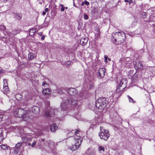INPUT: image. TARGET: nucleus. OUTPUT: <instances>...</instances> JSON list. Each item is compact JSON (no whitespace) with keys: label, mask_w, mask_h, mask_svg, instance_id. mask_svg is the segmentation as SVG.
Here are the masks:
<instances>
[{"label":"nucleus","mask_w":155,"mask_h":155,"mask_svg":"<svg viewBox=\"0 0 155 155\" xmlns=\"http://www.w3.org/2000/svg\"><path fill=\"white\" fill-rule=\"evenodd\" d=\"M127 84V81L126 78H122L121 79L119 85L125 88Z\"/></svg>","instance_id":"10"},{"label":"nucleus","mask_w":155,"mask_h":155,"mask_svg":"<svg viewBox=\"0 0 155 155\" xmlns=\"http://www.w3.org/2000/svg\"><path fill=\"white\" fill-rule=\"evenodd\" d=\"M140 77V75L138 72L135 73L133 76L132 79L134 81H136Z\"/></svg>","instance_id":"12"},{"label":"nucleus","mask_w":155,"mask_h":155,"mask_svg":"<svg viewBox=\"0 0 155 155\" xmlns=\"http://www.w3.org/2000/svg\"><path fill=\"white\" fill-rule=\"evenodd\" d=\"M128 2H129V4H131L132 2V1L131 0H130V1L128 0Z\"/></svg>","instance_id":"47"},{"label":"nucleus","mask_w":155,"mask_h":155,"mask_svg":"<svg viewBox=\"0 0 155 155\" xmlns=\"http://www.w3.org/2000/svg\"><path fill=\"white\" fill-rule=\"evenodd\" d=\"M101 132L99 133V135L101 139H103L105 140H107V133L106 130L104 129V127H100Z\"/></svg>","instance_id":"5"},{"label":"nucleus","mask_w":155,"mask_h":155,"mask_svg":"<svg viewBox=\"0 0 155 155\" xmlns=\"http://www.w3.org/2000/svg\"><path fill=\"white\" fill-rule=\"evenodd\" d=\"M130 58H124L123 59L124 62H122V64H121V66L123 67L124 66V63L125 64V66L126 67H130V64L131 62L129 61Z\"/></svg>","instance_id":"8"},{"label":"nucleus","mask_w":155,"mask_h":155,"mask_svg":"<svg viewBox=\"0 0 155 155\" xmlns=\"http://www.w3.org/2000/svg\"><path fill=\"white\" fill-rule=\"evenodd\" d=\"M0 147L3 149L5 150L7 148V146L6 145H1Z\"/></svg>","instance_id":"28"},{"label":"nucleus","mask_w":155,"mask_h":155,"mask_svg":"<svg viewBox=\"0 0 155 155\" xmlns=\"http://www.w3.org/2000/svg\"><path fill=\"white\" fill-rule=\"evenodd\" d=\"M8 0H4V2H7Z\"/></svg>","instance_id":"56"},{"label":"nucleus","mask_w":155,"mask_h":155,"mask_svg":"<svg viewBox=\"0 0 155 155\" xmlns=\"http://www.w3.org/2000/svg\"><path fill=\"white\" fill-rule=\"evenodd\" d=\"M65 8L66 9H68V7H65Z\"/></svg>","instance_id":"59"},{"label":"nucleus","mask_w":155,"mask_h":155,"mask_svg":"<svg viewBox=\"0 0 155 155\" xmlns=\"http://www.w3.org/2000/svg\"><path fill=\"white\" fill-rule=\"evenodd\" d=\"M35 57V54L32 52H30L28 54V58L29 60H31L34 59Z\"/></svg>","instance_id":"19"},{"label":"nucleus","mask_w":155,"mask_h":155,"mask_svg":"<svg viewBox=\"0 0 155 155\" xmlns=\"http://www.w3.org/2000/svg\"><path fill=\"white\" fill-rule=\"evenodd\" d=\"M134 67L135 68L137 69H141L143 68V66L142 64L138 62H136L135 64Z\"/></svg>","instance_id":"16"},{"label":"nucleus","mask_w":155,"mask_h":155,"mask_svg":"<svg viewBox=\"0 0 155 155\" xmlns=\"http://www.w3.org/2000/svg\"><path fill=\"white\" fill-rule=\"evenodd\" d=\"M80 130L79 129H76L75 130H72V132H74L75 136H74L75 140V143L74 145L72 146L70 149L72 151H74L78 149L80 147L81 143V141L80 140L81 137L79 136H77V134H78L80 132Z\"/></svg>","instance_id":"2"},{"label":"nucleus","mask_w":155,"mask_h":155,"mask_svg":"<svg viewBox=\"0 0 155 155\" xmlns=\"http://www.w3.org/2000/svg\"><path fill=\"white\" fill-rule=\"evenodd\" d=\"M114 149L115 150H117V149Z\"/></svg>","instance_id":"61"},{"label":"nucleus","mask_w":155,"mask_h":155,"mask_svg":"<svg viewBox=\"0 0 155 155\" xmlns=\"http://www.w3.org/2000/svg\"><path fill=\"white\" fill-rule=\"evenodd\" d=\"M18 96H21V95H20L19 94H18L16 95V97H17Z\"/></svg>","instance_id":"58"},{"label":"nucleus","mask_w":155,"mask_h":155,"mask_svg":"<svg viewBox=\"0 0 155 155\" xmlns=\"http://www.w3.org/2000/svg\"><path fill=\"white\" fill-rule=\"evenodd\" d=\"M68 103L73 105H76L78 104V101L76 99V98H71L70 100L68 101Z\"/></svg>","instance_id":"13"},{"label":"nucleus","mask_w":155,"mask_h":155,"mask_svg":"<svg viewBox=\"0 0 155 155\" xmlns=\"http://www.w3.org/2000/svg\"><path fill=\"white\" fill-rule=\"evenodd\" d=\"M19 31L18 30H13L11 32L12 34L13 35H15L18 33H19Z\"/></svg>","instance_id":"24"},{"label":"nucleus","mask_w":155,"mask_h":155,"mask_svg":"<svg viewBox=\"0 0 155 155\" xmlns=\"http://www.w3.org/2000/svg\"><path fill=\"white\" fill-rule=\"evenodd\" d=\"M22 144V143L19 142L17 143L15 145V147L17 149H19L20 147Z\"/></svg>","instance_id":"26"},{"label":"nucleus","mask_w":155,"mask_h":155,"mask_svg":"<svg viewBox=\"0 0 155 155\" xmlns=\"http://www.w3.org/2000/svg\"><path fill=\"white\" fill-rule=\"evenodd\" d=\"M36 29L33 28L31 29L30 31V35H32L34 34L35 32H36Z\"/></svg>","instance_id":"23"},{"label":"nucleus","mask_w":155,"mask_h":155,"mask_svg":"<svg viewBox=\"0 0 155 155\" xmlns=\"http://www.w3.org/2000/svg\"><path fill=\"white\" fill-rule=\"evenodd\" d=\"M42 14L43 15H45L46 14V12H43L42 13Z\"/></svg>","instance_id":"49"},{"label":"nucleus","mask_w":155,"mask_h":155,"mask_svg":"<svg viewBox=\"0 0 155 155\" xmlns=\"http://www.w3.org/2000/svg\"><path fill=\"white\" fill-rule=\"evenodd\" d=\"M90 152V154H89V155H95V152L94 151H92L90 148H88L86 152L87 153H88Z\"/></svg>","instance_id":"20"},{"label":"nucleus","mask_w":155,"mask_h":155,"mask_svg":"<svg viewBox=\"0 0 155 155\" xmlns=\"http://www.w3.org/2000/svg\"><path fill=\"white\" fill-rule=\"evenodd\" d=\"M120 61V63H121L122 62V59H120V61Z\"/></svg>","instance_id":"51"},{"label":"nucleus","mask_w":155,"mask_h":155,"mask_svg":"<svg viewBox=\"0 0 155 155\" xmlns=\"http://www.w3.org/2000/svg\"><path fill=\"white\" fill-rule=\"evenodd\" d=\"M84 19H87L88 18V15L85 14H84Z\"/></svg>","instance_id":"34"},{"label":"nucleus","mask_w":155,"mask_h":155,"mask_svg":"<svg viewBox=\"0 0 155 155\" xmlns=\"http://www.w3.org/2000/svg\"><path fill=\"white\" fill-rule=\"evenodd\" d=\"M107 138L109 137V136L108 135V133L107 132Z\"/></svg>","instance_id":"60"},{"label":"nucleus","mask_w":155,"mask_h":155,"mask_svg":"<svg viewBox=\"0 0 155 155\" xmlns=\"http://www.w3.org/2000/svg\"><path fill=\"white\" fill-rule=\"evenodd\" d=\"M124 2H128V0H124Z\"/></svg>","instance_id":"54"},{"label":"nucleus","mask_w":155,"mask_h":155,"mask_svg":"<svg viewBox=\"0 0 155 155\" xmlns=\"http://www.w3.org/2000/svg\"><path fill=\"white\" fill-rule=\"evenodd\" d=\"M98 150L99 151H104V148L101 146H100L98 148Z\"/></svg>","instance_id":"31"},{"label":"nucleus","mask_w":155,"mask_h":155,"mask_svg":"<svg viewBox=\"0 0 155 155\" xmlns=\"http://www.w3.org/2000/svg\"><path fill=\"white\" fill-rule=\"evenodd\" d=\"M42 86H45V87H47L48 86V85L46 82H44L42 84Z\"/></svg>","instance_id":"33"},{"label":"nucleus","mask_w":155,"mask_h":155,"mask_svg":"<svg viewBox=\"0 0 155 155\" xmlns=\"http://www.w3.org/2000/svg\"><path fill=\"white\" fill-rule=\"evenodd\" d=\"M28 145L29 146H31V143H29V142L28 143Z\"/></svg>","instance_id":"50"},{"label":"nucleus","mask_w":155,"mask_h":155,"mask_svg":"<svg viewBox=\"0 0 155 155\" xmlns=\"http://www.w3.org/2000/svg\"><path fill=\"white\" fill-rule=\"evenodd\" d=\"M3 137L2 136V131H0V138H1V139H3Z\"/></svg>","instance_id":"37"},{"label":"nucleus","mask_w":155,"mask_h":155,"mask_svg":"<svg viewBox=\"0 0 155 155\" xmlns=\"http://www.w3.org/2000/svg\"><path fill=\"white\" fill-rule=\"evenodd\" d=\"M43 94L45 96H47L48 97L49 95L51 94V90L49 88L44 89L42 91Z\"/></svg>","instance_id":"11"},{"label":"nucleus","mask_w":155,"mask_h":155,"mask_svg":"<svg viewBox=\"0 0 155 155\" xmlns=\"http://www.w3.org/2000/svg\"><path fill=\"white\" fill-rule=\"evenodd\" d=\"M5 29V27L4 26L0 25V30L4 29Z\"/></svg>","instance_id":"39"},{"label":"nucleus","mask_w":155,"mask_h":155,"mask_svg":"<svg viewBox=\"0 0 155 155\" xmlns=\"http://www.w3.org/2000/svg\"><path fill=\"white\" fill-rule=\"evenodd\" d=\"M104 61L107 62V57L105 55L104 56Z\"/></svg>","instance_id":"42"},{"label":"nucleus","mask_w":155,"mask_h":155,"mask_svg":"<svg viewBox=\"0 0 155 155\" xmlns=\"http://www.w3.org/2000/svg\"><path fill=\"white\" fill-rule=\"evenodd\" d=\"M14 153L17 154L19 153V150H14Z\"/></svg>","instance_id":"36"},{"label":"nucleus","mask_w":155,"mask_h":155,"mask_svg":"<svg viewBox=\"0 0 155 155\" xmlns=\"http://www.w3.org/2000/svg\"><path fill=\"white\" fill-rule=\"evenodd\" d=\"M44 115L45 116L47 117H52L51 116V114H49V112H48V111L45 112Z\"/></svg>","instance_id":"27"},{"label":"nucleus","mask_w":155,"mask_h":155,"mask_svg":"<svg viewBox=\"0 0 155 155\" xmlns=\"http://www.w3.org/2000/svg\"><path fill=\"white\" fill-rule=\"evenodd\" d=\"M52 145H54V142H50V143H49V146L51 147L50 145V143Z\"/></svg>","instance_id":"41"},{"label":"nucleus","mask_w":155,"mask_h":155,"mask_svg":"<svg viewBox=\"0 0 155 155\" xmlns=\"http://www.w3.org/2000/svg\"><path fill=\"white\" fill-rule=\"evenodd\" d=\"M58 93L60 94H61L62 93V92L61 90H60L58 91Z\"/></svg>","instance_id":"43"},{"label":"nucleus","mask_w":155,"mask_h":155,"mask_svg":"<svg viewBox=\"0 0 155 155\" xmlns=\"http://www.w3.org/2000/svg\"><path fill=\"white\" fill-rule=\"evenodd\" d=\"M84 3L87 5H88L89 4V3L86 0L84 1Z\"/></svg>","instance_id":"40"},{"label":"nucleus","mask_w":155,"mask_h":155,"mask_svg":"<svg viewBox=\"0 0 155 155\" xmlns=\"http://www.w3.org/2000/svg\"><path fill=\"white\" fill-rule=\"evenodd\" d=\"M147 13L145 12H142L141 14V17L143 18H146L147 16Z\"/></svg>","instance_id":"22"},{"label":"nucleus","mask_w":155,"mask_h":155,"mask_svg":"<svg viewBox=\"0 0 155 155\" xmlns=\"http://www.w3.org/2000/svg\"><path fill=\"white\" fill-rule=\"evenodd\" d=\"M3 115L2 114H0V121L2 120V118L3 117Z\"/></svg>","instance_id":"38"},{"label":"nucleus","mask_w":155,"mask_h":155,"mask_svg":"<svg viewBox=\"0 0 155 155\" xmlns=\"http://www.w3.org/2000/svg\"><path fill=\"white\" fill-rule=\"evenodd\" d=\"M3 89L5 92H7L8 91V86L3 87Z\"/></svg>","instance_id":"30"},{"label":"nucleus","mask_w":155,"mask_h":155,"mask_svg":"<svg viewBox=\"0 0 155 155\" xmlns=\"http://www.w3.org/2000/svg\"><path fill=\"white\" fill-rule=\"evenodd\" d=\"M41 140L42 141H44V139L43 138L41 139Z\"/></svg>","instance_id":"57"},{"label":"nucleus","mask_w":155,"mask_h":155,"mask_svg":"<svg viewBox=\"0 0 155 155\" xmlns=\"http://www.w3.org/2000/svg\"><path fill=\"white\" fill-rule=\"evenodd\" d=\"M60 6L61 7V11L62 12H63L64 10V9H65V7L64 6V5L62 4H61Z\"/></svg>","instance_id":"32"},{"label":"nucleus","mask_w":155,"mask_h":155,"mask_svg":"<svg viewBox=\"0 0 155 155\" xmlns=\"http://www.w3.org/2000/svg\"><path fill=\"white\" fill-rule=\"evenodd\" d=\"M58 129V127L55 124H52L50 126V130L52 132H55Z\"/></svg>","instance_id":"17"},{"label":"nucleus","mask_w":155,"mask_h":155,"mask_svg":"<svg viewBox=\"0 0 155 155\" xmlns=\"http://www.w3.org/2000/svg\"><path fill=\"white\" fill-rule=\"evenodd\" d=\"M25 111V110L21 109H16L14 112V115L15 116L18 117L23 118L24 120H26V115L24 114Z\"/></svg>","instance_id":"4"},{"label":"nucleus","mask_w":155,"mask_h":155,"mask_svg":"<svg viewBox=\"0 0 155 155\" xmlns=\"http://www.w3.org/2000/svg\"><path fill=\"white\" fill-rule=\"evenodd\" d=\"M126 38L125 35L123 31L114 32L112 34L111 41L115 44L122 43L125 41Z\"/></svg>","instance_id":"1"},{"label":"nucleus","mask_w":155,"mask_h":155,"mask_svg":"<svg viewBox=\"0 0 155 155\" xmlns=\"http://www.w3.org/2000/svg\"><path fill=\"white\" fill-rule=\"evenodd\" d=\"M106 70L104 68H101L99 70L97 75L99 78H102L105 75Z\"/></svg>","instance_id":"7"},{"label":"nucleus","mask_w":155,"mask_h":155,"mask_svg":"<svg viewBox=\"0 0 155 155\" xmlns=\"http://www.w3.org/2000/svg\"><path fill=\"white\" fill-rule=\"evenodd\" d=\"M4 85H3L4 87L8 86L7 82V81L6 79H4Z\"/></svg>","instance_id":"29"},{"label":"nucleus","mask_w":155,"mask_h":155,"mask_svg":"<svg viewBox=\"0 0 155 155\" xmlns=\"http://www.w3.org/2000/svg\"><path fill=\"white\" fill-rule=\"evenodd\" d=\"M45 36H43L41 38V39L42 40H43L44 39H45Z\"/></svg>","instance_id":"46"},{"label":"nucleus","mask_w":155,"mask_h":155,"mask_svg":"<svg viewBox=\"0 0 155 155\" xmlns=\"http://www.w3.org/2000/svg\"><path fill=\"white\" fill-rule=\"evenodd\" d=\"M38 35H39L41 36L42 35V33L41 32H40L38 33Z\"/></svg>","instance_id":"48"},{"label":"nucleus","mask_w":155,"mask_h":155,"mask_svg":"<svg viewBox=\"0 0 155 155\" xmlns=\"http://www.w3.org/2000/svg\"><path fill=\"white\" fill-rule=\"evenodd\" d=\"M31 111L32 112L35 114H38L39 112V108L37 106H33L31 108Z\"/></svg>","instance_id":"14"},{"label":"nucleus","mask_w":155,"mask_h":155,"mask_svg":"<svg viewBox=\"0 0 155 155\" xmlns=\"http://www.w3.org/2000/svg\"><path fill=\"white\" fill-rule=\"evenodd\" d=\"M36 142L35 141H34L33 143L31 144V146L32 147H34L36 144Z\"/></svg>","instance_id":"35"},{"label":"nucleus","mask_w":155,"mask_h":155,"mask_svg":"<svg viewBox=\"0 0 155 155\" xmlns=\"http://www.w3.org/2000/svg\"><path fill=\"white\" fill-rule=\"evenodd\" d=\"M127 97L129 99V101L130 102H132L133 103H135V101H134L133 99L130 97L129 96L127 95Z\"/></svg>","instance_id":"25"},{"label":"nucleus","mask_w":155,"mask_h":155,"mask_svg":"<svg viewBox=\"0 0 155 155\" xmlns=\"http://www.w3.org/2000/svg\"><path fill=\"white\" fill-rule=\"evenodd\" d=\"M45 12H48V10H49L48 8H46L45 9Z\"/></svg>","instance_id":"45"},{"label":"nucleus","mask_w":155,"mask_h":155,"mask_svg":"<svg viewBox=\"0 0 155 155\" xmlns=\"http://www.w3.org/2000/svg\"><path fill=\"white\" fill-rule=\"evenodd\" d=\"M67 91L68 94L72 96H74L77 93V91L76 89L73 88H68Z\"/></svg>","instance_id":"9"},{"label":"nucleus","mask_w":155,"mask_h":155,"mask_svg":"<svg viewBox=\"0 0 155 155\" xmlns=\"http://www.w3.org/2000/svg\"><path fill=\"white\" fill-rule=\"evenodd\" d=\"M132 72H133V71H131V70L130 71H129V73H132Z\"/></svg>","instance_id":"52"},{"label":"nucleus","mask_w":155,"mask_h":155,"mask_svg":"<svg viewBox=\"0 0 155 155\" xmlns=\"http://www.w3.org/2000/svg\"><path fill=\"white\" fill-rule=\"evenodd\" d=\"M96 106L99 110H102L106 106V99L105 97L100 98L96 102Z\"/></svg>","instance_id":"3"},{"label":"nucleus","mask_w":155,"mask_h":155,"mask_svg":"<svg viewBox=\"0 0 155 155\" xmlns=\"http://www.w3.org/2000/svg\"><path fill=\"white\" fill-rule=\"evenodd\" d=\"M154 25V26H155V24L154 25Z\"/></svg>","instance_id":"63"},{"label":"nucleus","mask_w":155,"mask_h":155,"mask_svg":"<svg viewBox=\"0 0 155 155\" xmlns=\"http://www.w3.org/2000/svg\"><path fill=\"white\" fill-rule=\"evenodd\" d=\"M61 110L62 111L64 112V115L67 114V110L68 109V105L66 103H62L61 105Z\"/></svg>","instance_id":"6"},{"label":"nucleus","mask_w":155,"mask_h":155,"mask_svg":"<svg viewBox=\"0 0 155 155\" xmlns=\"http://www.w3.org/2000/svg\"><path fill=\"white\" fill-rule=\"evenodd\" d=\"M111 93L110 94V95L112 96V95H113V92H111Z\"/></svg>","instance_id":"53"},{"label":"nucleus","mask_w":155,"mask_h":155,"mask_svg":"<svg viewBox=\"0 0 155 155\" xmlns=\"http://www.w3.org/2000/svg\"><path fill=\"white\" fill-rule=\"evenodd\" d=\"M15 16L16 18L18 20H20L22 18V15L20 14H19V13L15 14Z\"/></svg>","instance_id":"21"},{"label":"nucleus","mask_w":155,"mask_h":155,"mask_svg":"<svg viewBox=\"0 0 155 155\" xmlns=\"http://www.w3.org/2000/svg\"><path fill=\"white\" fill-rule=\"evenodd\" d=\"M129 35L131 37H132L134 36L133 34H132V33H130L129 34Z\"/></svg>","instance_id":"44"},{"label":"nucleus","mask_w":155,"mask_h":155,"mask_svg":"<svg viewBox=\"0 0 155 155\" xmlns=\"http://www.w3.org/2000/svg\"><path fill=\"white\" fill-rule=\"evenodd\" d=\"M31 141V139L30 140Z\"/></svg>","instance_id":"62"},{"label":"nucleus","mask_w":155,"mask_h":155,"mask_svg":"<svg viewBox=\"0 0 155 155\" xmlns=\"http://www.w3.org/2000/svg\"><path fill=\"white\" fill-rule=\"evenodd\" d=\"M125 88L123 87L120 86L119 85L117 87L116 91V93H119L120 92H121L123 91Z\"/></svg>","instance_id":"18"},{"label":"nucleus","mask_w":155,"mask_h":155,"mask_svg":"<svg viewBox=\"0 0 155 155\" xmlns=\"http://www.w3.org/2000/svg\"><path fill=\"white\" fill-rule=\"evenodd\" d=\"M107 59H108V60L109 61H110L111 60V59L110 58H108L107 57Z\"/></svg>","instance_id":"55"},{"label":"nucleus","mask_w":155,"mask_h":155,"mask_svg":"<svg viewBox=\"0 0 155 155\" xmlns=\"http://www.w3.org/2000/svg\"><path fill=\"white\" fill-rule=\"evenodd\" d=\"M88 41L87 38H82L80 41V44L82 45H84L86 44Z\"/></svg>","instance_id":"15"}]
</instances>
